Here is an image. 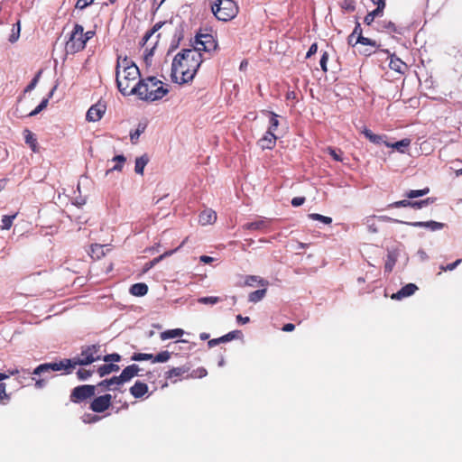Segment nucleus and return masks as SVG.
Wrapping results in <instances>:
<instances>
[{
	"label": "nucleus",
	"instance_id": "obj_1",
	"mask_svg": "<svg viewBox=\"0 0 462 462\" xmlns=\"http://www.w3.org/2000/svg\"><path fill=\"white\" fill-rule=\"evenodd\" d=\"M203 62L202 54L194 49H184L177 53L171 64V78L175 83L185 84L193 80Z\"/></svg>",
	"mask_w": 462,
	"mask_h": 462
},
{
	"label": "nucleus",
	"instance_id": "obj_2",
	"mask_svg": "<svg viewBox=\"0 0 462 462\" xmlns=\"http://www.w3.org/2000/svg\"><path fill=\"white\" fill-rule=\"evenodd\" d=\"M141 73L135 63L127 56L119 55L116 66V82L118 90L124 96L133 95L131 92Z\"/></svg>",
	"mask_w": 462,
	"mask_h": 462
},
{
	"label": "nucleus",
	"instance_id": "obj_3",
	"mask_svg": "<svg viewBox=\"0 0 462 462\" xmlns=\"http://www.w3.org/2000/svg\"><path fill=\"white\" fill-rule=\"evenodd\" d=\"M131 92L141 100L153 102L162 99L169 93L167 86L155 77L140 79Z\"/></svg>",
	"mask_w": 462,
	"mask_h": 462
},
{
	"label": "nucleus",
	"instance_id": "obj_4",
	"mask_svg": "<svg viewBox=\"0 0 462 462\" xmlns=\"http://www.w3.org/2000/svg\"><path fill=\"white\" fill-rule=\"evenodd\" d=\"M101 346L98 344L84 346L81 347V352L73 358H64V362L67 364L69 373L77 365H88L97 360L101 359L100 355Z\"/></svg>",
	"mask_w": 462,
	"mask_h": 462
},
{
	"label": "nucleus",
	"instance_id": "obj_5",
	"mask_svg": "<svg viewBox=\"0 0 462 462\" xmlns=\"http://www.w3.org/2000/svg\"><path fill=\"white\" fill-rule=\"evenodd\" d=\"M210 8L214 16L222 22L233 20L239 12V7L234 0H214Z\"/></svg>",
	"mask_w": 462,
	"mask_h": 462
},
{
	"label": "nucleus",
	"instance_id": "obj_6",
	"mask_svg": "<svg viewBox=\"0 0 462 462\" xmlns=\"http://www.w3.org/2000/svg\"><path fill=\"white\" fill-rule=\"evenodd\" d=\"M83 35V26L76 23L69 34V40L66 42L65 50L67 53L75 54L85 49L86 44Z\"/></svg>",
	"mask_w": 462,
	"mask_h": 462
},
{
	"label": "nucleus",
	"instance_id": "obj_7",
	"mask_svg": "<svg viewBox=\"0 0 462 462\" xmlns=\"http://www.w3.org/2000/svg\"><path fill=\"white\" fill-rule=\"evenodd\" d=\"M64 371L65 374H69V370L67 365V364L64 362V359L60 360V362L55 363H44L38 365L32 372H30L29 370L22 369V372L28 374H33V375H42L46 374H51V372L55 371Z\"/></svg>",
	"mask_w": 462,
	"mask_h": 462
},
{
	"label": "nucleus",
	"instance_id": "obj_8",
	"mask_svg": "<svg viewBox=\"0 0 462 462\" xmlns=\"http://www.w3.org/2000/svg\"><path fill=\"white\" fill-rule=\"evenodd\" d=\"M96 389L97 386L91 384H83L77 386L71 391L69 400L74 403H79L81 402H84L95 395Z\"/></svg>",
	"mask_w": 462,
	"mask_h": 462
},
{
	"label": "nucleus",
	"instance_id": "obj_9",
	"mask_svg": "<svg viewBox=\"0 0 462 462\" xmlns=\"http://www.w3.org/2000/svg\"><path fill=\"white\" fill-rule=\"evenodd\" d=\"M194 47L192 49L201 51L208 52L217 47V42L211 34H198L195 39Z\"/></svg>",
	"mask_w": 462,
	"mask_h": 462
},
{
	"label": "nucleus",
	"instance_id": "obj_10",
	"mask_svg": "<svg viewBox=\"0 0 462 462\" xmlns=\"http://www.w3.org/2000/svg\"><path fill=\"white\" fill-rule=\"evenodd\" d=\"M112 404L111 394H104L96 397L90 403V410L94 412L101 413L106 411Z\"/></svg>",
	"mask_w": 462,
	"mask_h": 462
},
{
	"label": "nucleus",
	"instance_id": "obj_11",
	"mask_svg": "<svg viewBox=\"0 0 462 462\" xmlns=\"http://www.w3.org/2000/svg\"><path fill=\"white\" fill-rule=\"evenodd\" d=\"M106 110V105L105 102L98 101L95 105L91 106L87 112L86 119L88 122L99 121Z\"/></svg>",
	"mask_w": 462,
	"mask_h": 462
},
{
	"label": "nucleus",
	"instance_id": "obj_12",
	"mask_svg": "<svg viewBox=\"0 0 462 462\" xmlns=\"http://www.w3.org/2000/svg\"><path fill=\"white\" fill-rule=\"evenodd\" d=\"M418 290V287L414 283H408L403 286L400 291L392 295L393 300H402L403 298L411 296Z\"/></svg>",
	"mask_w": 462,
	"mask_h": 462
},
{
	"label": "nucleus",
	"instance_id": "obj_13",
	"mask_svg": "<svg viewBox=\"0 0 462 462\" xmlns=\"http://www.w3.org/2000/svg\"><path fill=\"white\" fill-rule=\"evenodd\" d=\"M389 67L391 69L400 74H404L408 68L407 64L403 62L400 58H398L395 54L390 55Z\"/></svg>",
	"mask_w": 462,
	"mask_h": 462
},
{
	"label": "nucleus",
	"instance_id": "obj_14",
	"mask_svg": "<svg viewBox=\"0 0 462 462\" xmlns=\"http://www.w3.org/2000/svg\"><path fill=\"white\" fill-rule=\"evenodd\" d=\"M277 137L274 133L267 131L265 134L259 140L258 143L263 150L273 149L275 146Z\"/></svg>",
	"mask_w": 462,
	"mask_h": 462
},
{
	"label": "nucleus",
	"instance_id": "obj_15",
	"mask_svg": "<svg viewBox=\"0 0 462 462\" xmlns=\"http://www.w3.org/2000/svg\"><path fill=\"white\" fill-rule=\"evenodd\" d=\"M216 220L217 213L211 208L203 210L199 216V222L202 226L214 224Z\"/></svg>",
	"mask_w": 462,
	"mask_h": 462
},
{
	"label": "nucleus",
	"instance_id": "obj_16",
	"mask_svg": "<svg viewBox=\"0 0 462 462\" xmlns=\"http://www.w3.org/2000/svg\"><path fill=\"white\" fill-rule=\"evenodd\" d=\"M139 371H140L139 366L137 365L134 364V365L126 366L122 371L121 374L118 375V376H119L120 381L122 382V383H124L128 382L129 380H131L135 375H137Z\"/></svg>",
	"mask_w": 462,
	"mask_h": 462
},
{
	"label": "nucleus",
	"instance_id": "obj_17",
	"mask_svg": "<svg viewBox=\"0 0 462 462\" xmlns=\"http://www.w3.org/2000/svg\"><path fill=\"white\" fill-rule=\"evenodd\" d=\"M148 393V385L141 381H136L135 383L130 388V393L134 398H142Z\"/></svg>",
	"mask_w": 462,
	"mask_h": 462
},
{
	"label": "nucleus",
	"instance_id": "obj_18",
	"mask_svg": "<svg viewBox=\"0 0 462 462\" xmlns=\"http://www.w3.org/2000/svg\"><path fill=\"white\" fill-rule=\"evenodd\" d=\"M254 284H258L263 287H266L269 285V282L267 280H264L257 275H247L245 278V282L243 286H254Z\"/></svg>",
	"mask_w": 462,
	"mask_h": 462
},
{
	"label": "nucleus",
	"instance_id": "obj_19",
	"mask_svg": "<svg viewBox=\"0 0 462 462\" xmlns=\"http://www.w3.org/2000/svg\"><path fill=\"white\" fill-rule=\"evenodd\" d=\"M148 292V286L145 283H134L130 288V293L134 296L142 297Z\"/></svg>",
	"mask_w": 462,
	"mask_h": 462
},
{
	"label": "nucleus",
	"instance_id": "obj_20",
	"mask_svg": "<svg viewBox=\"0 0 462 462\" xmlns=\"http://www.w3.org/2000/svg\"><path fill=\"white\" fill-rule=\"evenodd\" d=\"M362 134H364V135L373 143L374 144H381V143H384V136L383 135H379V134H374L371 130L367 129V128H364V130L362 131Z\"/></svg>",
	"mask_w": 462,
	"mask_h": 462
},
{
	"label": "nucleus",
	"instance_id": "obj_21",
	"mask_svg": "<svg viewBox=\"0 0 462 462\" xmlns=\"http://www.w3.org/2000/svg\"><path fill=\"white\" fill-rule=\"evenodd\" d=\"M149 158L146 154H143L135 159L134 171L137 174L143 175L144 167L147 165Z\"/></svg>",
	"mask_w": 462,
	"mask_h": 462
},
{
	"label": "nucleus",
	"instance_id": "obj_22",
	"mask_svg": "<svg viewBox=\"0 0 462 462\" xmlns=\"http://www.w3.org/2000/svg\"><path fill=\"white\" fill-rule=\"evenodd\" d=\"M119 369H120V367L118 365L105 364L97 369V373L101 377H103V376L109 374L113 372H117V371H119Z\"/></svg>",
	"mask_w": 462,
	"mask_h": 462
},
{
	"label": "nucleus",
	"instance_id": "obj_23",
	"mask_svg": "<svg viewBox=\"0 0 462 462\" xmlns=\"http://www.w3.org/2000/svg\"><path fill=\"white\" fill-rule=\"evenodd\" d=\"M184 334L183 329L181 328H174V329H168L161 333L160 337L162 340H166L170 338H175L181 337Z\"/></svg>",
	"mask_w": 462,
	"mask_h": 462
},
{
	"label": "nucleus",
	"instance_id": "obj_24",
	"mask_svg": "<svg viewBox=\"0 0 462 462\" xmlns=\"http://www.w3.org/2000/svg\"><path fill=\"white\" fill-rule=\"evenodd\" d=\"M188 241V237H186L182 242L181 244L176 247L175 249L173 250H169V251H166L164 252L162 254H161L160 256L158 257H155L154 259H152L151 261V265H155L156 263H158L159 262H161L162 259H164L165 257H168V256H171V254H173L175 252H177L179 249H180Z\"/></svg>",
	"mask_w": 462,
	"mask_h": 462
},
{
	"label": "nucleus",
	"instance_id": "obj_25",
	"mask_svg": "<svg viewBox=\"0 0 462 462\" xmlns=\"http://www.w3.org/2000/svg\"><path fill=\"white\" fill-rule=\"evenodd\" d=\"M25 143L31 147L32 152H37V139L35 135L29 130L23 131Z\"/></svg>",
	"mask_w": 462,
	"mask_h": 462
},
{
	"label": "nucleus",
	"instance_id": "obj_26",
	"mask_svg": "<svg viewBox=\"0 0 462 462\" xmlns=\"http://www.w3.org/2000/svg\"><path fill=\"white\" fill-rule=\"evenodd\" d=\"M384 144L387 146V147H392V148H394L396 149L397 151H399L400 152H404V150L402 148H407L410 146L411 144V139L409 138H404L401 141H398L394 143H388V142H384Z\"/></svg>",
	"mask_w": 462,
	"mask_h": 462
},
{
	"label": "nucleus",
	"instance_id": "obj_27",
	"mask_svg": "<svg viewBox=\"0 0 462 462\" xmlns=\"http://www.w3.org/2000/svg\"><path fill=\"white\" fill-rule=\"evenodd\" d=\"M411 225L413 226H416V227H422V226L430 227L433 231L441 229L444 226V224L436 222V221H432V220L427 221V222H414V223H411Z\"/></svg>",
	"mask_w": 462,
	"mask_h": 462
},
{
	"label": "nucleus",
	"instance_id": "obj_28",
	"mask_svg": "<svg viewBox=\"0 0 462 462\" xmlns=\"http://www.w3.org/2000/svg\"><path fill=\"white\" fill-rule=\"evenodd\" d=\"M89 255L94 260H99L105 255L104 245L95 244L91 245Z\"/></svg>",
	"mask_w": 462,
	"mask_h": 462
},
{
	"label": "nucleus",
	"instance_id": "obj_29",
	"mask_svg": "<svg viewBox=\"0 0 462 462\" xmlns=\"http://www.w3.org/2000/svg\"><path fill=\"white\" fill-rule=\"evenodd\" d=\"M189 367H186V366H181V367H173L171 369H170L166 374H165V378L166 379H171L173 377H179V376H181L183 375L185 373L189 372Z\"/></svg>",
	"mask_w": 462,
	"mask_h": 462
},
{
	"label": "nucleus",
	"instance_id": "obj_30",
	"mask_svg": "<svg viewBox=\"0 0 462 462\" xmlns=\"http://www.w3.org/2000/svg\"><path fill=\"white\" fill-rule=\"evenodd\" d=\"M268 226L266 220H257L254 222L246 223L244 225V228L247 230H263Z\"/></svg>",
	"mask_w": 462,
	"mask_h": 462
},
{
	"label": "nucleus",
	"instance_id": "obj_31",
	"mask_svg": "<svg viewBox=\"0 0 462 462\" xmlns=\"http://www.w3.org/2000/svg\"><path fill=\"white\" fill-rule=\"evenodd\" d=\"M120 384H122V382L120 381L119 376H113L110 379H106V380L101 381L96 386L102 387L105 389H112L111 387L113 385H120Z\"/></svg>",
	"mask_w": 462,
	"mask_h": 462
},
{
	"label": "nucleus",
	"instance_id": "obj_32",
	"mask_svg": "<svg viewBox=\"0 0 462 462\" xmlns=\"http://www.w3.org/2000/svg\"><path fill=\"white\" fill-rule=\"evenodd\" d=\"M164 23V22L156 23L151 30L147 31L140 42L141 46H144L152 35L158 32Z\"/></svg>",
	"mask_w": 462,
	"mask_h": 462
},
{
	"label": "nucleus",
	"instance_id": "obj_33",
	"mask_svg": "<svg viewBox=\"0 0 462 462\" xmlns=\"http://www.w3.org/2000/svg\"><path fill=\"white\" fill-rule=\"evenodd\" d=\"M266 292H267L266 288L254 291L248 295V300L250 302L257 303L265 297Z\"/></svg>",
	"mask_w": 462,
	"mask_h": 462
},
{
	"label": "nucleus",
	"instance_id": "obj_34",
	"mask_svg": "<svg viewBox=\"0 0 462 462\" xmlns=\"http://www.w3.org/2000/svg\"><path fill=\"white\" fill-rule=\"evenodd\" d=\"M263 113L270 116V125L267 131H271V133H274L279 126L278 115L272 111H263Z\"/></svg>",
	"mask_w": 462,
	"mask_h": 462
},
{
	"label": "nucleus",
	"instance_id": "obj_35",
	"mask_svg": "<svg viewBox=\"0 0 462 462\" xmlns=\"http://www.w3.org/2000/svg\"><path fill=\"white\" fill-rule=\"evenodd\" d=\"M145 128L146 125L140 123L137 128L130 133V140L132 143H137L140 135L144 132Z\"/></svg>",
	"mask_w": 462,
	"mask_h": 462
},
{
	"label": "nucleus",
	"instance_id": "obj_36",
	"mask_svg": "<svg viewBox=\"0 0 462 462\" xmlns=\"http://www.w3.org/2000/svg\"><path fill=\"white\" fill-rule=\"evenodd\" d=\"M397 262V257L394 253H388L387 260L384 264V272L391 273Z\"/></svg>",
	"mask_w": 462,
	"mask_h": 462
},
{
	"label": "nucleus",
	"instance_id": "obj_37",
	"mask_svg": "<svg viewBox=\"0 0 462 462\" xmlns=\"http://www.w3.org/2000/svg\"><path fill=\"white\" fill-rule=\"evenodd\" d=\"M436 201V198H427L425 199H421L419 201H411V208L415 209L422 208L430 204H432Z\"/></svg>",
	"mask_w": 462,
	"mask_h": 462
},
{
	"label": "nucleus",
	"instance_id": "obj_38",
	"mask_svg": "<svg viewBox=\"0 0 462 462\" xmlns=\"http://www.w3.org/2000/svg\"><path fill=\"white\" fill-rule=\"evenodd\" d=\"M429 192H430V188L426 187V188H424L422 189H411V190L408 191L405 194V196L408 199H415V198H418V197H422L424 195H427Z\"/></svg>",
	"mask_w": 462,
	"mask_h": 462
},
{
	"label": "nucleus",
	"instance_id": "obj_39",
	"mask_svg": "<svg viewBox=\"0 0 462 462\" xmlns=\"http://www.w3.org/2000/svg\"><path fill=\"white\" fill-rule=\"evenodd\" d=\"M17 214H14L11 216H3L2 217V226L1 228L3 230H9L13 225V222L14 218L16 217Z\"/></svg>",
	"mask_w": 462,
	"mask_h": 462
},
{
	"label": "nucleus",
	"instance_id": "obj_40",
	"mask_svg": "<svg viewBox=\"0 0 462 462\" xmlns=\"http://www.w3.org/2000/svg\"><path fill=\"white\" fill-rule=\"evenodd\" d=\"M11 396L6 393V384L0 383V404H6L9 402Z\"/></svg>",
	"mask_w": 462,
	"mask_h": 462
},
{
	"label": "nucleus",
	"instance_id": "obj_41",
	"mask_svg": "<svg viewBox=\"0 0 462 462\" xmlns=\"http://www.w3.org/2000/svg\"><path fill=\"white\" fill-rule=\"evenodd\" d=\"M20 31H21V23L18 21L15 24H14L12 29V33L9 36V42L14 43L15 42L19 37H20Z\"/></svg>",
	"mask_w": 462,
	"mask_h": 462
},
{
	"label": "nucleus",
	"instance_id": "obj_42",
	"mask_svg": "<svg viewBox=\"0 0 462 462\" xmlns=\"http://www.w3.org/2000/svg\"><path fill=\"white\" fill-rule=\"evenodd\" d=\"M171 356V354L169 351H162L158 353L156 356H153V363H165Z\"/></svg>",
	"mask_w": 462,
	"mask_h": 462
},
{
	"label": "nucleus",
	"instance_id": "obj_43",
	"mask_svg": "<svg viewBox=\"0 0 462 462\" xmlns=\"http://www.w3.org/2000/svg\"><path fill=\"white\" fill-rule=\"evenodd\" d=\"M357 43H360V44H363V45H370V46L374 47V48L378 47V45H377L375 41H374L372 39H369V38H366V37H364L363 35H360V36L356 37L354 44H357Z\"/></svg>",
	"mask_w": 462,
	"mask_h": 462
},
{
	"label": "nucleus",
	"instance_id": "obj_44",
	"mask_svg": "<svg viewBox=\"0 0 462 462\" xmlns=\"http://www.w3.org/2000/svg\"><path fill=\"white\" fill-rule=\"evenodd\" d=\"M309 217L312 220L320 221L326 225H329L332 223V218L329 217L322 216L318 213H312L309 215Z\"/></svg>",
	"mask_w": 462,
	"mask_h": 462
},
{
	"label": "nucleus",
	"instance_id": "obj_45",
	"mask_svg": "<svg viewBox=\"0 0 462 462\" xmlns=\"http://www.w3.org/2000/svg\"><path fill=\"white\" fill-rule=\"evenodd\" d=\"M131 359L134 361L152 360V362L153 363V355L146 353H134L132 356Z\"/></svg>",
	"mask_w": 462,
	"mask_h": 462
},
{
	"label": "nucleus",
	"instance_id": "obj_46",
	"mask_svg": "<svg viewBox=\"0 0 462 462\" xmlns=\"http://www.w3.org/2000/svg\"><path fill=\"white\" fill-rule=\"evenodd\" d=\"M113 160L115 162H116V164L112 169H110V171H121L123 169L124 163L126 160L125 157L124 155H116L114 157Z\"/></svg>",
	"mask_w": 462,
	"mask_h": 462
},
{
	"label": "nucleus",
	"instance_id": "obj_47",
	"mask_svg": "<svg viewBox=\"0 0 462 462\" xmlns=\"http://www.w3.org/2000/svg\"><path fill=\"white\" fill-rule=\"evenodd\" d=\"M241 334L242 333L239 330L231 331V332L220 337L221 343L231 341V340L236 338Z\"/></svg>",
	"mask_w": 462,
	"mask_h": 462
},
{
	"label": "nucleus",
	"instance_id": "obj_48",
	"mask_svg": "<svg viewBox=\"0 0 462 462\" xmlns=\"http://www.w3.org/2000/svg\"><path fill=\"white\" fill-rule=\"evenodd\" d=\"M42 72V70H39L37 72V74L34 76V78L32 79V81L25 88V89H24L25 92H30L36 87V85L38 84L39 79L41 78Z\"/></svg>",
	"mask_w": 462,
	"mask_h": 462
},
{
	"label": "nucleus",
	"instance_id": "obj_49",
	"mask_svg": "<svg viewBox=\"0 0 462 462\" xmlns=\"http://www.w3.org/2000/svg\"><path fill=\"white\" fill-rule=\"evenodd\" d=\"M327 151L328 152V154L337 162H342L343 161V158H342V152L341 151H337L336 149L332 148V147H328L327 148Z\"/></svg>",
	"mask_w": 462,
	"mask_h": 462
},
{
	"label": "nucleus",
	"instance_id": "obj_50",
	"mask_svg": "<svg viewBox=\"0 0 462 462\" xmlns=\"http://www.w3.org/2000/svg\"><path fill=\"white\" fill-rule=\"evenodd\" d=\"M92 374L93 371L81 368L78 370L77 376L79 380L84 381L89 378L92 375Z\"/></svg>",
	"mask_w": 462,
	"mask_h": 462
},
{
	"label": "nucleus",
	"instance_id": "obj_51",
	"mask_svg": "<svg viewBox=\"0 0 462 462\" xmlns=\"http://www.w3.org/2000/svg\"><path fill=\"white\" fill-rule=\"evenodd\" d=\"M219 301H220V298L214 297V296L203 297V298L199 299V302L203 303V304H216Z\"/></svg>",
	"mask_w": 462,
	"mask_h": 462
},
{
	"label": "nucleus",
	"instance_id": "obj_52",
	"mask_svg": "<svg viewBox=\"0 0 462 462\" xmlns=\"http://www.w3.org/2000/svg\"><path fill=\"white\" fill-rule=\"evenodd\" d=\"M411 201L409 199H402L395 201L390 205L391 208H411Z\"/></svg>",
	"mask_w": 462,
	"mask_h": 462
},
{
	"label": "nucleus",
	"instance_id": "obj_53",
	"mask_svg": "<svg viewBox=\"0 0 462 462\" xmlns=\"http://www.w3.org/2000/svg\"><path fill=\"white\" fill-rule=\"evenodd\" d=\"M208 374L207 370L203 367H199L196 370H193L190 374V377L192 378H202L206 376Z\"/></svg>",
	"mask_w": 462,
	"mask_h": 462
},
{
	"label": "nucleus",
	"instance_id": "obj_54",
	"mask_svg": "<svg viewBox=\"0 0 462 462\" xmlns=\"http://www.w3.org/2000/svg\"><path fill=\"white\" fill-rule=\"evenodd\" d=\"M328 54L327 51H324L322 53V56L320 58V60H319V64H320V67H321V69L324 71V72H327L328 71V67H327V63H328Z\"/></svg>",
	"mask_w": 462,
	"mask_h": 462
},
{
	"label": "nucleus",
	"instance_id": "obj_55",
	"mask_svg": "<svg viewBox=\"0 0 462 462\" xmlns=\"http://www.w3.org/2000/svg\"><path fill=\"white\" fill-rule=\"evenodd\" d=\"M105 362H119L121 360L120 355L116 353L106 355L103 357Z\"/></svg>",
	"mask_w": 462,
	"mask_h": 462
},
{
	"label": "nucleus",
	"instance_id": "obj_56",
	"mask_svg": "<svg viewBox=\"0 0 462 462\" xmlns=\"http://www.w3.org/2000/svg\"><path fill=\"white\" fill-rule=\"evenodd\" d=\"M93 2H94V0H78L75 7L77 9L82 10V9L88 7V5H90L91 4H93Z\"/></svg>",
	"mask_w": 462,
	"mask_h": 462
},
{
	"label": "nucleus",
	"instance_id": "obj_57",
	"mask_svg": "<svg viewBox=\"0 0 462 462\" xmlns=\"http://www.w3.org/2000/svg\"><path fill=\"white\" fill-rule=\"evenodd\" d=\"M462 262V259H457V261H455L454 263H448V265L446 266H440V270L443 271V272H447V271H452L454 270L460 263Z\"/></svg>",
	"mask_w": 462,
	"mask_h": 462
},
{
	"label": "nucleus",
	"instance_id": "obj_58",
	"mask_svg": "<svg viewBox=\"0 0 462 462\" xmlns=\"http://www.w3.org/2000/svg\"><path fill=\"white\" fill-rule=\"evenodd\" d=\"M55 89H56V87H54V88L51 90V92H50V94L48 95V97H45V98H43V99L42 100V102H41V103H40V105H39L40 109H42V110H43L44 108H46V107H47L48 103H49V99L52 97L53 92H54V90H55Z\"/></svg>",
	"mask_w": 462,
	"mask_h": 462
},
{
	"label": "nucleus",
	"instance_id": "obj_59",
	"mask_svg": "<svg viewBox=\"0 0 462 462\" xmlns=\"http://www.w3.org/2000/svg\"><path fill=\"white\" fill-rule=\"evenodd\" d=\"M385 7V4H382L380 6H377L376 9H374L372 12H369L370 14L375 19L377 16H381L383 14V9Z\"/></svg>",
	"mask_w": 462,
	"mask_h": 462
},
{
	"label": "nucleus",
	"instance_id": "obj_60",
	"mask_svg": "<svg viewBox=\"0 0 462 462\" xmlns=\"http://www.w3.org/2000/svg\"><path fill=\"white\" fill-rule=\"evenodd\" d=\"M385 7V4H382L380 6H377L376 9H374L372 12H369L370 14L375 19L377 16H381L383 14V9Z\"/></svg>",
	"mask_w": 462,
	"mask_h": 462
},
{
	"label": "nucleus",
	"instance_id": "obj_61",
	"mask_svg": "<svg viewBox=\"0 0 462 462\" xmlns=\"http://www.w3.org/2000/svg\"><path fill=\"white\" fill-rule=\"evenodd\" d=\"M382 27L384 28V29H387V30H389L390 32H396V26L391 21H388V22L384 21V22H383Z\"/></svg>",
	"mask_w": 462,
	"mask_h": 462
},
{
	"label": "nucleus",
	"instance_id": "obj_62",
	"mask_svg": "<svg viewBox=\"0 0 462 462\" xmlns=\"http://www.w3.org/2000/svg\"><path fill=\"white\" fill-rule=\"evenodd\" d=\"M305 202L304 197H295L291 199V205L293 207H300Z\"/></svg>",
	"mask_w": 462,
	"mask_h": 462
},
{
	"label": "nucleus",
	"instance_id": "obj_63",
	"mask_svg": "<svg viewBox=\"0 0 462 462\" xmlns=\"http://www.w3.org/2000/svg\"><path fill=\"white\" fill-rule=\"evenodd\" d=\"M343 7L350 12H353L356 9L354 2L351 0H345Z\"/></svg>",
	"mask_w": 462,
	"mask_h": 462
},
{
	"label": "nucleus",
	"instance_id": "obj_64",
	"mask_svg": "<svg viewBox=\"0 0 462 462\" xmlns=\"http://www.w3.org/2000/svg\"><path fill=\"white\" fill-rule=\"evenodd\" d=\"M318 51V44L317 42H314L311 44V46L310 47L307 54H306V58H310L312 55H314Z\"/></svg>",
	"mask_w": 462,
	"mask_h": 462
}]
</instances>
